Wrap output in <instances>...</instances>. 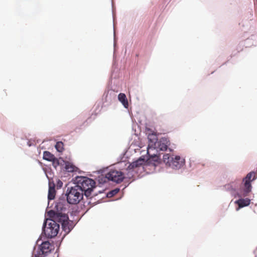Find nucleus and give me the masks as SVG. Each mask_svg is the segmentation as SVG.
I'll return each mask as SVG.
<instances>
[{"instance_id": "obj_1", "label": "nucleus", "mask_w": 257, "mask_h": 257, "mask_svg": "<svg viewBox=\"0 0 257 257\" xmlns=\"http://www.w3.org/2000/svg\"><path fill=\"white\" fill-rule=\"evenodd\" d=\"M71 182L74 186L68 187L66 193L59 197L55 203L54 208L57 210H66V202L69 204H77L85 196L87 199H91V195L97 187L95 181L87 176H76Z\"/></svg>"}, {"instance_id": "obj_2", "label": "nucleus", "mask_w": 257, "mask_h": 257, "mask_svg": "<svg viewBox=\"0 0 257 257\" xmlns=\"http://www.w3.org/2000/svg\"><path fill=\"white\" fill-rule=\"evenodd\" d=\"M257 179V174L254 171H251L242 179L240 183L239 180L235 179L223 186L226 191L229 192L230 195L234 198L243 195L247 196L252 189V183Z\"/></svg>"}, {"instance_id": "obj_3", "label": "nucleus", "mask_w": 257, "mask_h": 257, "mask_svg": "<svg viewBox=\"0 0 257 257\" xmlns=\"http://www.w3.org/2000/svg\"><path fill=\"white\" fill-rule=\"evenodd\" d=\"M60 230V224L54 218L53 215L49 214V211L46 212L42 226V233L36 241V243L43 239L54 238Z\"/></svg>"}, {"instance_id": "obj_4", "label": "nucleus", "mask_w": 257, "mask_h": 257, "mask_svg": "<svg viewBox=\"0 0 257 257\" xmlns=\"http://www.w3.org/2000/svg\"><path fill=\"white\" fill-rule=\"evenodd\" d=\"M64 211L57 210L55 209L49 210V214L53 215V218L61 225L62 230L64 232L61 241L72 231L76 226V223L74 222V220L70 219L67 214L62 213Z\"/></svg>"}, {"instance_id": "obj_5", "label": "nucleus", "mask_w": 257, "mask_h": 257, "mask_svg": "<svg viewBox=\"0 0 257 257\" xmlns=\"http://www.w3.org/2000/svg\"><path fill=\"white\" fill-rule=\"evenodd\" d=\"M147 160L148 159H147V157L142 155L134 159L132 162L127 161L128 166L126 168L127 171L126 173V178L129 179H133V181H135L137 178L135 177V174L138 173V172L135 169L145 163L147 166Z\"/></svg>"}, {"instance_id": "obj_6", "label": "nucleus", "mask_w": 257, "mask_h": 257, "mask_svg": "<svg viewBox=\"0 0 257 257\" xmlns=\"http://www.w3.org/2000/svg\"><path fill=\"white\" fill-rule=\"evenodd\" d=\"M45 240H41L42 242L40 244H38V248L36 251L33 250V253L34 257H47L55 249L53 242H50L48 239ZM34 247V249L35 248Z\"/></svg>"}, {"instance_id": "obj_7", "label": "nucleus", "mask_w": 257, "mask_h": 257, "mask_svg": "<svg viewBox=\"0 0 257 257\" xmlns=\"http://www.w3.org/2000/svg\"><path fill=\"white\" fill-rule=\"evenodd\" d=\"M163 161L166 165L175 170H179L185 165V159L179 155L173 156L169 154H164Z\"/></svg>"}, {"instance_id": "obj_8", "label": "nucleus", "mask_w": 257, "mask_h": 257, "mask_svg": "<svg viewBox=\"0 0 257 257\" xmlns=\"http://www.w3.org/2000/svg\"><path fill=\"white\" fill-rule=\"evenodd\" d=\"M173 146H171V143L170 140L168 137H161L156 145V149L155 150L157 153H160V151L165 152L168 150L170 152L174 151V149L175 148V144L172 145Z\"/></svg>"}, {"instance_id": "obj_9", "label": "nucleus", "mask_w": 257, "mask_h": 257, "mask_svg": "<svg viewBox=\"0 0 257 257\" xmlns=\"http://www.w3.org/2000/svg\"><path fill=\"white\" fill-rule=\"evenodd\" d=\"M146 131L151 132L147 135L148 140V145L147 148V150H155V149H156V145H157L159 140L157 133L152 131L151 128L147 127H146Z\"/></svg>"}, {"instance_id": "obj_10", "label": "nucleus", "mask_w": 257, "mask_h": 257, "mask_svg": "<svg viewBox=\"0 0 257 257\" xmlns=\"http://www.w3.org/2000/svg\"><path fill=\"white\" fill-rule=\"evenodd\" d=\"M107 173L109 181L116 184H119L123 181L124 178H127L123 173L120 171L111 170Z\"/></svg>"}, {"instance_id": "obj_11", "label": "nucleus", "mask_w": 257, "mask_h": 257, "mask_svg": "<svg viewBox=\"0 0 257 257\" xmlns=\"http://www.w3.org/2000/svg\"><path fill=\"white\" fill-rule=\"evenodd\" d=\"M147 166H156L161 163V153L151 154L150 151L147 150Z\"/></svg>"}, {"instance_id": "obj_12", "label": "nucleus", "mask_w": 257, "mask_h": 257, "mask_svg": "<svg viewBox=\"0 0 257 257\" xmlns=\"http://www.w3.org/2000/svg\"><path fill=\"white\" fill-rule=\"evenodd\" d=\"M60 159L63 163V166L61 168V170H63L66 173H74L78 172L81 173V171H79V169L78 167H76L73 162H69L65 161L62 157H60Z\"/></svg>"}, {"instance_id": "obj_13", "label": "nucleus", "mask_w": 257, "mask_h": 257, "mask_svg": "<svg viewBox=\"0 0 257 257\" xmlns=\"http://www.w3.org/2000/svg\"><path fill=\"white\" fill-rule=\"evenodd\" d=\"M238 199L234 201V203L238 205L236 207V210L238 211L240 209L249 206L251 203V199L249 198L244 197L241 195L240 197H237Z\"/></svg>"}, {"instance_id": "obj_14", "label": "nucleus", "mask_w": 257, "mask_h": 257, "mask_svg": "<svg viewBox=\"0 0 257 257\" xmlns=\"http://www.w3.org/2000/svg\"><path fill=\"white\" fill-rule=\"evenodd\" d=\"M100 106H101V102H99L94 105V107H95L94 114H93L92 113L91 116L90 117L86 119V120L85 122H84V123L81 125H80V126L76 127L75 128V131L76 132H79L78 130H80L81 127L83 125H84L85 123H87L86 125H87L88 123H91L92 122V121L95 119V117L96 114L100 111V109H99V107Z\"/></svg>"}, {"instance_id": "obj_15", "label": "nucleus", "mask_w": 257, "mask_h": 257, "mask_svg": "<svg viewBox=\"0 0 257 257\" xmlns=\"http://www.w3.org/2000/svg\"><path fill=\"white\" fill-rule=\"evenodd\" d=\"M45 167L42 168V170L44 171L46 176L47 177L48 182L50 179H53L54 172L51 168V165H44Z\"/></svg>"}, {"instance_id": "obj_16", "label": "nucleus", "mask_w": 257, "mask_h": 257, "mask_svg": "<svg viewBox=\"0 0 257 257\" xmlns=\"http://www.w3.org/2000/svg\"><path fill=\"white\" fill-rule=\"evenodd\" d=\"M95 179H97L98 184V186L99 187H101L102 185L107 183L108 181H110L108 178V173H107L105 176H103V175H99L97 178H95Z\"/></svg>"}, {"instance_id": "obj_17", "label": "nucleus", "mask_w": 257, "mask_h": 257, "mask_svg": "<svg viewBox=\"0 0 257 257\" xmlns=\"http://www.w3.org/2000/svg\"><path fill=\"white\" fill-rule=\"evenodd\" d=\"M118 100L120 101L125 108H128V103L127 97L123 93H120L118 95Z\"/></svg>"}, {"instance_id": "obj_18", "label": "nucleus", "mask_w": 257, "mask_h": 257, "mask_svg": "<svg viewBox=\"0 0 257 257\" xmlns=\"http://www.w3.org/2000/svg\"><path fill=\"white\" fill-rule=\"evenodd\" d=\"M55 158V155L48 151H44L43 153L42 159L44 160L51 162Z\"/></svg>"}, {"instance_id": "obj_19", "label": "nucleus", "mask_w": 257, "mask_h": 257, "mask_svg": "<svg viewBox=\"0 0 257 257\" xmlns=\"http://www.w3.org/2000/svg\"><path fill=\"white\" fill-rule=\"evenodd\" d=\"M48 193L56 194L55 184L53 179H50L48 182Z\"/></svg>"}, {"instance_id": "obj_20", "label": "nucleus", "mask_w": 257, "mask_h": 257, "mask_svg": "<svg viewBox=\"0 0 257 257\" xmlns=\"http://www.w3.org/2000/svg\"><path fill=\"white\" fill-rule=\"evenodd\" d=\"M64 143L62 141H57L55 146L54 147L56 151L60 153H62L63 152L64 150Z\"/></svg>"}, {"instance_id": "obj_21", "label": "nucleus", "mask_w": 257, "mask_h": 257, "mask_svg": "<svg viewBox=\"0 0 257 257\" xmlns=\"http://www.w3.org/2000/svg\"><path fill=\"white\" fill-rule=\"evenodd\" d=\"M53 160H54L51 162H52L51 165L56 169L58 166H61V169L63 166V163L61 161V159H60V157L58 158L56 157H55V158Z\"/></svg>"}, {"instance_id": "obj_22", "label": "nucleus", "mask_w": 257, "mask_h": 257, "mask_svg": "<svg viewBox=\"0 0 257 257\" xmlns=\"http://www.w3.org/2000/svg\"><path fill=\"white\" fill-rule=\"evenodd\" d=\"M127 157L126 156L125 153H122L119 157L117 158V163H124L125 165L126 166L127 163Z\"/></svg>"}, {"instance_id": "obj_23", "label": "nucleus", "mask_w": 257, "mask_h": 257, "mask_svg": "<svg viewBox=\"0 0 257 257\" xmlns=\"http://www.w3.org/2000/svg\"><path fill=\"white\" fill-rule=\"evenodd\" d=\"M120 190V187H116L113 189L111 190L107 193H106L105 195V197L107 198L111 197L114 196L116 194H117Z\"/></svg>"}, {"instance_id": "obj_24", "label": "nucleus", "mask_w": 257, "mask_h": 257, "mask_svg": "<svg viewBox=\"0 0 257 257\" xmlns=\"http://www.w3.org/2000/svg\"><path fill=\"white\" fill-rule=\"evenodd\" d=\"M55 194H52V193H48V205L46 209L48 208H52L53 205V203L51 204L50 206H49V203H50V201L52 200H53L55 198ZM46 212L47 211V210H46Z\"/></svg>"}, {"instance_id": "obj_25", "label": "nucleus", "mask_w": 257, "mask_h": 257, "mask_svg": "<svg viewBox=\"0 0 257 257\" xmlns=\"http://www.w3.org/2000/svg\"><path fill=\"white\" fill-rule=\"evenodd\" d=\"M80 212V210L78 207H73L72 210L70 212V215L71 217H74L77 216Z\"/></svg>"}, {"instance_id": "obj_26", "label": "nucleus", "mask_w": 257, "mask_h": 257, "mask_svg": "<svg viewBox=\"0 0 257 257\" xmlns=\"http://www.w3.org/2000/svg\"><path fill=\"white\" fill-rule=\"evenodd\" d=\"M109 92V90L105 91L103 94L102 100L104 99L105 102H108L111 100L110 97H108Z\"/></svg>"}, {"instance_id": "obj_27", "label": "nucleus", "mask_w": 257, "mask_h": 257, "mask_svg": "<svg viewBox=\"0 0 257 257\" xmlns=\"http://www.w3.org/2000/svg\"><path fill=\"white\" fill-rule=\"evenodd\" d=\"M113 35H114V43H113V47H114V50H113V60L115 59V52H116V47H117V45H116V38H115V32H114V33H113Z\"/></svg>"}, {"instance_id": "obj_28", "label": "nucleus", "mask_w": 257, "mask_h": 257, "mask_svg": "<svg viewBox=\"0 0 257 257\" xmlns=\"http://www.w3.org/2000/svg\"><path fill=\"white\" fill-rule=\"evenodd\" d=\"M63 183L61 180H60L59 179H57L55 186H56L58 189H61L63 186Z\"/></svg>"}, {"instance_id": "obj_29", "label": "nucleus", "mask_w": 257, "mask_h": 257, "mask_svg": "<svg viewBox=\"0 0 257 257\" xmlns=\"http://www.w3.org/2000/svg\"><path fill=\"white\" fill-rule=\"evenodd\" d=\"M106 169L105 168H102L98 170L97 171L94 172V173H95L97 174L102 175L103 173H104Z\"/></svg>"}, {"instance_id": "obj_30", "label": "nucleus", "mask_w": 257, "mask_h": 257, "mask_svg": "<svg viewBox=\"0 0 257 257\" xmlns=\"http://www.w3.org/2000/svg\"><path fill=\"white\" fill-rule=\"evenodd\" d=\"M90 209V207L88 208L87 209V210H86L85 212L80 217H79V218L75 220V219H73L74 220V223H76V225H77V224L78 223V222L80 220V219H81L82 217L86 213H87L89 210Z\"/></svg>"}, {"instance_id": "obj_31", "label": "nucleus", "mask_w": 257, "mask_h": 257, "mask_svg": "<svg viewBox=\"0 0 257 257\" xmlns=\"http://www.w3.org/2000/svg\"><path fill=\"white\" fill-rule=\"evenodd\" d=\"M104 191H105V189H102V190H99L97 192L94 193L92 196L91 195V198H92L93 197L97 196L99 194H101V193H104ZM90 199L91 200L92 199Z\"/></svg>"}, {"instance_id": "obj_32", "label": "nucleus", "mask_w": 257, "mask_h": 257, "mask_svg": "<svg viewBox=\"0 0 257 257\" xmlns=\"http://www.w3.org/2000/svg\"><path fill=\"white\" fill-rule=\"evenodd\" d=\"M83 202V204L82 205L84 207H85V206H87V205H90L91 204V201H89L88 202H83Z\"/></svg>"}, {"instance_id": "obj_33", "label": "nucleus", "mask_w": 257, "mask_h": 257, "mask_svg": "<svg viewBox=\"0 0 257 257\" xmlns=\"http://www.w3.org/2000/svg\"><path fill=\"white\" fill-rule=\"evenodd\" d=\"M32 141V139L29 140L28 142H27V145L29 146V147H32L33 146H34V144L31 142Z\"/></svg>"}, {"instance_id": "obj_34", "label": "nucleus", "mask_w": 257, "mask_h": 257, "mask_svg": "<svg viewBox=\"0 0 257 257\" xmlns=\"http://www.w3.org/2000/svg\"><path fill=\"white\" fill-rule=\"evenodd\" d=\"M111 6H112V17L113 20H114V6L112 2H111Z\"/></svg>"}, {"instance_id": "obj_35", "label": "nucleus", "mask_w": 257, "mask_h": 257, "mask_svg": "<svg viewBox=\"0 0 257 257\" xmlns=\"http://www.w3.org/2000/svg\"><path fill=\"white\" fill-rule=\"evenodd\" d=\"M59 248L58 247L54 253L55 254H57V257H59Z\"/></svg>"}, {"instance_id": "obj_36", "label": "nucleus", "mask_w": 257, "mask_h": 257, "mask_svg": "<svg viewBox=\"0 0 257 257\" xmlns=\"http://www.w3.org/2000/svg\"><path fill=\"white\" fill-rule=\"evenodd\" d=\"M131 183V182H130V183H127V184H125V185H124V187H123V189H125V188H126L127 187H128V186L130 185V184Z\"/></svg>"}, {"instance_id": "obj_37", "label": "nucleus", "mask_w": 257, "mask_h": 257, "mask_svg": "<svg viewBox=\"0 0 257 257\" xmlns=\"http://www.w3.org/2000/svg\"><path fill=\"white\" fill-rule=\"evenodd\" d=\"M98 203H100V201H97V202L93 203V205H92V206L98 204Z\"/></svg>"}, {"instance_id": "obj_38", "label": "nucleus", "mask_w": 257, "mask_h": 257, "mask_svg": "<svg viewBox=\"0 0 257 257\" xmlns=\"http://www.w3.org/2000/svg\"><path fill=\"white\" fill-rule=\"evenodd\" d=\"M38 163H39V164L40 165H41V166H42V165H44H44H45V164H43V163H42L41 162H40V161H38Z\"/></svg>"}, {"instance_id": "obj_39", "label": "nucleus", "mask_w": 257, "mask_h": 257, "mask_svg": "<svg viewBox=\"0 0 257 257\" xmlns=\"http://www.w3.org/2000/svg\"><path fill=\"white\" fill-rule=\"evenodd\" d=\"M61 242H60L59 243H58V244H57V247H59L61 245Z\"/></svg>"}, {"instance_id": "obj_40", "label": "nucleus", "mask_w": 257, "mask_h": 257, "mask_svg": "<svg viewBox=\"0 0 257 257\" xmlns=\"http://www.w3.org/2000/svg\"><path fill=\"white\" fill-rule=\"evenodd\" d=\"M114 71V70L112 72V74H111V78H112V77H113Z\"/></svg>"}, {"instance_id": "obj_41", "label": "nucleus", "mask_w": 257, "mask_h": 257, "mask_svg": "<svg viewBox=\"0 0 257 257\" xmlns=\"http://www.w3.org/2000/svg\"><path fill=\"white\" fill-rule=\"evenodd\" d=\"M134 135H136L137 137L138 136V134L136 133V132L134 133Z\"/></svg>"}, {"instance_id": "obj_42", "label": "nucleus", "mask_w": 257, "mask_h": 257, "mask_svg": "<svg viewBox=\"0 0 257 257\" xmlns=\"http://www.w3.org/2000/svg\"><path fill=\"white\" fill-rule=\"evenodd\" d=\"M228 61H227L226 62H225V63H224L222 64V65L226 64L228 62Z\"/></svg>"}, {"instance_id": "obj_43", "label": "nucleus", "mask_w": 257, "mask_h": 257, "mask_svg": "<svg viewBox=\"0 0 257 257\" xmlns=\"http://www.w3.org/2000/svg\"><path fill=\"white\" fill-rule=\"evenodd\" d=\"M40 140H38L37 141V143H39L40 142Z\"/></svg>"}, {"instance_id": "obj_44", "label": "nucleus", "mask_w": 257, "mask_h": 257, "mask_svg": "<svg viewBox=\"0 0 257 257\" xmlns=\"http://www.w3.org/2000/svg\"><path fill=\"white\" fill-rule=\"evenodd\" d=\"M68 184H69L68 183V184H67L66 185V186H65V187H67V185H68Z\"/></svg>"}, {"instance_id": "obj_45", "label": "nucleus", "mask_w": 257, "mask_h": 257, "mask_svg": "<svg viewBox=\"0 0 257 257\" xmlns=\"http://www.w3.org/2000/svg\"><path fill=\"white\" fill-rule=\"evenodd\" d=\"M256 249H257V247H256Z\"/></svg>"}]
</instances>
